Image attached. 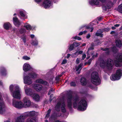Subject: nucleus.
<instances>
[{
    "instance_id": "f257e3e1",
    "label": "nucleus",
    "mask_w": 122,
    "mask_h": 122,
    "mask_svg": "<svg viewBox=\"0 0 122 122\" xmlns=\"http://www.w3.org/2000/svg\"><path fill=\"white\" fill-rule=\"evenodd\" d=\"M113 61L112 59L108 58L105 62L103 60H101L100 61V67L104 69L105 67L108 70H111L112 69Z\"/></svg>"
},
{
    "instance_id": "f03ea898",
    "label": "nucleus",
    "mask_w": 122,
    "mask_h": 122,
    "mask_svg": "<svg viewBox=\"0 0 122 122\" xmlns=\"http://www.w3.org/2000/svg\"><path fill=\"white\" fill-rule=\"evenodd\" d=\"M91 78V82L94 85L97 86L101 84V81L97 72L94 71L92 73Z\"/></svg>"
},
{
    "instance_id": "7ed1b4c3",
    "label": "nucleus",
    "mask_w": 122,
    "mask_h": 122,
    "mask_svg": "<svg viewBox=\"0 0 122 122\" xmlns=\"http://www.w3.org/2000/svg\"><path fill=\"white\" fill-rule=\"evenodd\" d=\"M87 103L86 100L82 99L78 103L77 110L79 111H84L87 108Z\"/></svg>"
},
{
    "instance_id": "20e7f679",
    "label": "nucleus",
    "mask_w": 122,
    "mask_h": 122,
    "mask_svg": "<svg viewBox=\"0 0 122 122\" xmlns=\"http://www.w3.org/2000/svg\"><path fill=\"white\" fill-rule=\"evenodd\" d=\"M122 75V69L117 70L116 73L112 75L110 77L112 81L118 80L120 79Z\"/></svg>"
},
{
    "instance_id": "39448f33",
    "label": "nucleus",
    "mask_w": 122,
    "mask_h": 122,
    "mask_svg": "<svg viewBox=\"0 0 122 122\" xmlns=\"http://www.w3.org/2000/svg\"><path fill=\"white\" fill-rule=\"evenodd\" d=\"M115 58L116 59L114 60L115 66L117 67L122 66V54L117 55Z\"/></svg>"
},
{
    "instance_id": "423d86ee",
    "label": "nucleus",
    "mask_w": 122,
    "mask_h": 122,
    "mask_svg": "<svg viewBox=\"0 0 122 122\" xmlns=\"http://www.w3.org/2000/svg\"><path fill=\"white\" fill-rule=\"evenodd\" d=\"M67 106L70 110L72 108V103L71 101L73 98V96L71 92H69L67 94Z\"/></svg>"
},
{
    "instance_id": "0eeeda50",
    "label": "nucleus",
    "mask_w": 122,
    "mask_h": 122,
    "mask_svg": "<svg viewBox=\"0 0 122 122\" xmlns=\"http://www.w3.org/2000/svg\"><path fill=\"white\" fill-rule=\"evenodd\" d=\"M15 91L11 93L13 97L14 98L20 99V91L18 86H15Z\"/></svg>"
},
{
    "instance_id": "6e6552de",
    "label": "nucleus",
    "mask_w": 122,
    "mask_h": 122,
    "mask_svg": "<svg viewBox=\"0 0 122 122\" xmlns=\"http://www.w3.org/2000/svg\"><path fill=\"white\" fill-rule=\"evenodd\" d=\"M12 105L13 106L16 108L20 109L24 107L21 101H18L13 99Z\"/></svg>"
},
{
    "instance_id": "1a4fd4ad",
    "label": "nucleus",
    "mask_w": 122,
    "mask_h": 122,
    "mask_svg": "<svg viewBox=\"0 0 122 122\" xmlns=\"http://www.w3.org/2000/svg\"><path fill=\"white\" fill-rule=\"evenodd\" d=\"M24 102V107H29L31 104V102L29 98L27 97H25L23 99Z\"/></svg>"
},
{
    "instance_id": "9d476101",
    "label": "nucleus",
    "mask_w": 122,
    "mask_h": 122,
    "mask_svg": "<svg viewBox=\"0 0 122 122\" xmlns=\"http://www.w3.org/2000/svg\"><path fill=\"white\" fill-rule=\"evenodd\" d=\"M51 2L50 0H45L43 3L42 5L45 8H49L51 5Z\"/></svg>"
},
{
    "instance_id": "9b49d317",
    "label": "nucleus",
    "mask_w": 122,
    "mask_h": 122,
    "mask_svg": "<svg viewBox=\"0 0 122 122\" xmlns=\"http://www.w3.org/2000/svg\"><path fill=\"white\" fill-rule=\"evenodd\" d=\"M24 83L25 84L30 85L32 83L31 79L30 77L27 76L24 77Z\"/></svg>"
},
{
    "instance_id": "f8f14e48",
    "label": "nucleus",
    "mask_w": 122,
    "mask_h": 122,
    "mask_svg": "<svg viewBox=\"0 0 122 122\" xmlns=\"http://www.w3.org/2000/svg\"><path fill=\"white\" fill-rule=\"evenodd\" d=\"M7 74V70L5 68L2 66L0 67V75L1 76H5Z\"/></svg>"
},
{
    "instance_id": "ddd939ff",
    "label": "nucleus",
    "mask_w": 122,
    "mask_h": 122,
    "mask_svg": "<svg viewBox=\"0 0 122 122\" xmlns=\"http://www.w3.org/2000/svg\"><path fill=\"white\" fill-rule=\"evenodd\" d=\"M13 23L14 25L17 27H19L21 24L20 21L16 17H13Z\"/></svg>"
},
{
    "instance_id": "4468645a",
    "label": "nucleus",
    "mask_w": 122,
    "mask_h": 122,
    "mask_svg": "<svg viewBox=\"0 0 122 122\" xmlns=\"http://www.w3.org/2000/svg\"><path fill=\"white\" fill-rule=\"evenodd\" d=\"M32 69V67L29 64L25 63L23 66V69L25 72L29 71Z\"/></svg>"
},
{
    "instance_id": "2eb2a0df",
    "label": "nucleus",
    "mask_w": 122,
    "mask_h": 122,
    "mask_svg": "<svg viewBox=\"0 0 122 122\" xmlns=\"http://www.w3.org/2000/svg\"><path fill=\"white\" fill-rule=\"evenodd\" d=\"M25 118V116L24 115H21L17 118L15 122H24Z\"/></svg>"
},
{
    "instance_id": "dca6fc26",
    "label": "nucleus",
    "mask_w": 122,
    "mask_h": 122,
    "mask_svg": "<svg viewBox=\"0 0 122 122\" xmlns=\"http://www.w3.org/2000/svg\"><path fill=\"white\" fill-rule=\"evenodd\" d=\"M33 88L37 91H40L42 89V86L37 84H34L33 86Z\"/></svg>"
},
{
    "instance_id": "f3484780",
    "label": "nucleus",
    "mask_w": 122,
    "mask_h": 122,
    "mask_svg": "<svg viewBox=\"0 0 122 122\" xmlns=\"http://www.w3.org/2000/svg\"><path fill=\"white\" fill-rule=\"evenodd\" d=\"M80 82L81 85L83 86H86L87 83V81L86 79L83 77H82L81 78Z\"/></svg>"
},
{
    "instance_id": "a211bd4d",
    "label": "nucleus",
    "mask_w": 122,
    "mask_h": 122,
    "mask_svg": "<svg viewBox=\"0 0 122 122\" xmlns=\"http://www.w3.org/2000/svg\"><path fill=\"white\" fill-rule=\"evenodd\" d=\"M11 26V25L9 22L5 23L3 25L4 28L7 30H8Z\"/></svg>"
},
{
    "instance_id": "6ab92c4d",
    "label": "nucleus",
    "mask_w": 122,
    "mask_h": 122,
    "mask_svg": "<svg viewBox=\"0 0 122 122\" xmlns=\"http://www.w3.org/2000/svg\"><path fill=\"white\" fill-rule=\"evenodd\" d=\"M36 82L38 83L42 84L44 85H47L48 84V82L47 81H44L41 79H39L36 80Z\"/></svg>"
},
{
    "instance_id": "aec40b11",
    "label": "nucleus",
    "mask_w": 122,
    "mask_h": 122,
    "mask_svg": "<svg viewBox=\"0 0 122 122\" xmlns=\"http://www.w3.org/2000/svg\"><path fill=\"white\" fill-rule=\"evenodd\" d=\"M25 92L26 94L28 95L31 96L33 94V92L31 89L30 88H28L25 89Z\"/></svg>"
},
{
    "instance_id": "412c9836",
    "label": "nucleus",
    "mask_w": 122,
    "mask_h": 122,
    "mask_svg": "<svg viewBox=\"0 0 122 122\" xmlns=\"http://www.w3.org/2000/svg\"><path fill=\"white\" fill-rule=\"evenodd\" d=\"M33 99L36 102H39L40 99L39 95L37 94H33L32 96Z\"/></svg>"
},
{
    "instance_id": "4be33fe9",
    "label": "nucleus",
    "mask_w": 122,
    "mask_h": 122,
    "mask_svg": "<svg viewBox=\"0 0 122 122\" xmlns=\"http://www.w3.org/2000/svg\"><path fill=\"white\" fill-rule=\"evenodd\" d=\"M28 75L30 78L34 79L36 78L37 76V74L36 73L33 72H31L29 73Z\"/></svg>"
},
{
    "instance_id": "5701e85b",
    "label": "nucleus",
    "mask_w": 122,
    "mask_h": 122,
    "mask_svg": "<svg viewBox=\"0 0 122 122\" xmlns=\"http://www.w3.org/2000/svg\"><path fill=\"white\" fill-rule=\"evenodd\" d=\"M5 104L3 102H0V113L2 114L3 113V109L5 107Z\"/></svg>"
},
{
    "instance_id": "b1692460",
    "label": "nucleus",
    "mask_w": 122,
    "mask_h": 122,
    "mask_svg": "<svg viewBox=\"0 0 122 122\" xmlns=\"http://www.w3.org/2000/svg\"><path fill=\"white\" fill-rule=\"evenodd\" d=\"M90 4L92 5H98L99 4V2L98 0H92L90 2Z\"/></svg>"
},
{
    "instance_id": "393cba45",
    "label": "nucleus",
    "mask_w": 122,
    "mask_h": 122,
    "mask_svg": "<svg viewBox=\"0 0 122 122\" xmlns=\"http://www.w3.org/2000/svg\"><path fill=\"white\" fill-rule=\"evenodd\" d=\"M115 43L117 46L118 48H120L122 46L121 41L120 40H117L115 41Z\"/></svg>"
},
{
    "instance_id": "a878e982",
    "label": "nucleus",
    "mask_w": 122,
    "mask_h": 122,
    "mask_svg": "<svg viewBox=\"0 0 122 122\" xmlns=\"http://www.w3.org/2000/svg\"><path fill=\"white\" fill-rule=\"evenodd\" d=\"M79 100V98L78 97H75L74 100V101L73 103V108H75L77 106V102Z\"/></svg>"
},
{
    "instance_id": "bb28decb",
    "label": "nucleus",
    "mask_w": 122,
    "mask_h": 122,
    "mask_svg": "<svg viewBox=\"0 0 122 122\" xmlns=\"http://www.w3.org/2000/svg\"><path fill=\"white\" fill-rule=\"evenodd\" d=\"M83 65L82 63H81L78 66H76L75 69L76 71H77L79 70L81 71L82 68V66Z\"/></svg>"
},
{
    "instance_id": "cd10ccee",
    "label": "nucleus",
    "mask_w": 122,
    "mask_h": 122,
    "mask_svg": "<svg viewBox=\"0 0 122 122\" xmlns=\"http://www.w3.org/2000/svg\"><path fill=\"white\" fill-rule=\"evenodd\" d=\"M113 5V3L110 0H108L107 3V6L108 9H110L111 8V5Z\"/></svg>"
},
{
    "instance_id": "c85d7f7f",
    "label": "nucleus",
    "mask_w": 122,
    "mask_h": 122,
    "mask_svg": "<svg viewBox=\"0 0 122 122\" xmlns=\"http://www.w3.org/2000/svg\"><path fill=\"white\" fill-rule=\"evenodd\" d=\"M92 27V25H90L87 26H86V25H84L81 26L80 28V29H81L82 28L85 27L86 29H91Z\"/></svg>"
},
{
    "instance_id": "c756f323",
    "label": "nucleus",
    "mask_w": 122,
    "mask_h": 122,
    "mask_svg": "<svg viewBox=\"0 0 122 122\" xmlns=\"http://www.w3.org/2000/svg\"><path fill=\"white\" fill-rule=\"evenodd\" d=\"M111 49L112 51L114 53L116 54L117 52L118 51V50L115 46H114L112 47Z\"/></svg>"
},
{
    "instance_id": "7c9ffc66",
    "label": "nucleus",
    "mask_w": 122,
    "mask_h": 122,
    "mask_svg": "<svg viewBox=\"0 0 122 122\" xmlns=\"http://www.w3.org/2000/svg\"><path fill=\"white\" fill-rule=\"evenodd\" d=\"M24 27L26 28L27 30H30L32 29V27L30 25H24Z\"/></svg>"
},
{
    "instance_id": "2f4dec72",
    "label": "nucleus",
    "mask_w": 122,
    "mask_h": 122,
    "mask_svg": "<svg viewBox=\"0 0 122 122\" xmlns=\"http://www.w3.org/2000/svg\"><path fill=\"white\" fill-rule=\"evenodd\" d=\"M36 122V118L35 117L28 119L27 121V122Z\"/></svg>"
},
{
    "instance_id": "473e14b6",
    "label": "nucleus",
    "mask_w": 122,
    "mask_h": 122,
    "mask_svg": "<svg viewBox=\"0 0 122 122\" xmlns=\"http://www.w3.org/2000/svg\"><path fill=\"white\" fill-rule=\"evenodd\" d=\"M35 115V112L34 111L30 112L28 113L27 116H29L33 117Z\"/></svg>"
},
{
    "instance_id": "72a5a7b5",
    "label": "nucleus",
    "mask_w": 122,
    "mask_h": 122,
    "mask_svg": "<svg viewBox=\"0 0 122 122\" xmlns=\"http://www.w3.org/2000/svg\"><path fill=\"white\" fill-rule=\"evenodd\" d=\"M94 45L93 43H92L91 44L90 46L89 47L88 49V51H89L90 50H92L94 49Z\"/></svg>"
},
{
    "instance_id": "f704fd0d",
    "label": "nucleus",
    "mask_w": 122,
    "mask_h": 122,
    "mask_svg": "<svg viewBox=\"0 0 122 122\" xmlns=\"http://www.w3.org/2000/svg\"><path fill=\"white\" fill-rule=\"evenodd\" d=\"M57 116L54 114H52L50 118L52 120H55Z\"/></svg>"
},
{
    "instance_id": "c9c22d12",
    "label": "nucleus",
    "mask_w": 122,
    "mask_h": 122,
    "mask_svg": "<svg viewBox=\"0 0 122 122\" xmlns=\"http://www.w3.org/2000/svg\"><path fill=\"white\" fill-rule=\"evenodd\" d=\"M15 88H14V86L13 85H11L10 86L9 89V90L11 93L14 92V89H15Z\"/></svg>"
},
{
    "instance_id": "e433bc0d",
    "label": "nucleus",
    "mask_w": 122,
    "mask_h": 122,
    "mask_svg": "<svg viewBox=\"0 0 122 122\" xmlns=\"http://www.w3.org/2000/svg\"><path fill=\"white\" fill-rule=\"evenodd\" d=\"M19 32L21 34H23V33L26 32V30L24 28H21L19 30Z\"/></svg>"
},
{
    "instance_id": "4c0bfd02",
    "label": "nucleus",
    "mask_w": 122,
    "mask_h": 122,
    "mask_svg": "<svg viewBox=\"0 0 122 122\" xmlns=\"http://www.w3.org/2000/svg\"><path fill=\"white\" fill-rule=\"evenodd\" d=\"M70 86H71L75 87L76 84L75 82L72 81L70 83Z\"/></svg>"
},
{
    "instance_id": "58836bf2",
    "label": "nucleus",
    "mask_w": 122,
    "mask_h": 122,
    "mask_svg": "<svg viewBox=\"0 0 122 122\" xmlns=\"http://www.w3.org/2000/svg\"><path fill=\"white\" fill-rule=\"evenodd\" d=\"M74 48V46L73 44H72L70 45V46L69 48V50L70 51L73 50Z\"/></svg>"
},
{
    "instance_id": "ea45409f",
    "label": "nucleus",
    "mask_w": 122,
    "mask_h": 122,
    "mask_svg": "<svg viewBox=\"0 0 122 122\" xmlns=\"http://www.w3.org/2000/svg\"><path fill=\"white\" fill-rule=\"evenodd\" d=\"M61 105V103L60 102H58L56 106V109H60Z\"/></svg>"
},
{
    "instance_id": "a19ab883",
    "label": "nucleus",
    "mask_w": 122,
    "mask_h": 122,
    "mask_svg": "<svg viewBox=\"0 0 122 122\" xmlns=\"http://www.w3.org/2000/svg\"><path fill=\"white\" fill-rule=\"evenodd\" d=\"M100 32L101 33H102L103 32L102 31V30L100 29H99V30H98L96 32V35L97 36H100V34L101 33H99L98 32Z\"/></svg>"
},
{
    "instance_id": "79ce46f5",
    "label": "nucleus",
    "mask_w": 122,
    "mask_h": 122,
    "mask_svg": "<svg viewBox=\"0 0 122 122\" xmlns=\"http://www.w3.org/2000/svg\"><path fill=\"white\" fill-rule=\"evenodd\" d=\"M73 39L75 40H77L79 41L81 39V38H80V37L78 36H76L75 37H74L73 38Z\"/></svg>"
},
{
    "instance_id": "37998d69",
    "label": "nucleus",
    "mask_w": 122,
    "mask_h": 122,
    "mask_svg": "<svg viewBox=\"0 0 122 122\" xmlns=\"http://www.w3.org/2000/svg\"><path fill=\"white\" fill-rule=\"evenodd\" d=\"M65 107H61V112L63 113L65 112H66V109Z\"/></svg>"
},
{
    "instance_id": "c03bdc74",
    "label": "nucleus",
    "mask_w": 122,
    "mask_h": 122,
    "mask_svg": "<svg viewBox=\"0 0 122 122\" xmlns=\"http://www.w3.org/2000/svg\"><path fill=\"white\" fill-rule=\"evenodd\" d=\"M73 44L74 46L76 47L80 45V44L79 43L75 42L73 43Z\"/></svg>"
},
{
    "instance_id": "a18cd8bd",
    "label": "nucleus",
    "mask_w": 122,
    "mask_h": 122,
    "mask_svg": "<svg viewBox=\"0 0 122 122\" xmlns=\"http://www.w3.org/2000/svg\"><path fill=\"white\" fill-rule=\"evenodd\" d=\"M20 15L22 17H25V14L23 13V11H21L20 12Z\"/></svg>"
},
{
    "instance_id": "49530a36",
    "label": "nucleus",
    "mask_w": 122,
    "mask_h": 122,
    "mask_svg": "<svg viewBox=\"0 0 122 122\" xmlns=\"http://www.w3.org/2000/svg\"><path fill=\"white\" fill-rule=\"evenodd\" d=\"M23 58L26 60H29L30 58L27 56H23Z\"/></svg>"
},
{
    "instance_id": "de8ad7c7",
    "label": "nucleus",
    "mask_w": 122,
    "mask_h": 122,
    "mask_svg": "<svg viewBox=\"0 0 122 122\" xmlns=\"http://www.w3.org/2000/svg\"><path fill=\"white\" fill-rule=\"evenodd\" d=\"M101 49L103 51H108L109 50V48H103L101 47Z\"/></svg>"
},
{
    "instance_id": "09e8293b",
    "label": "nucleus",
    "mask_w": 122,
    "mask_h": 122,
    "mask_svg": "<svg viewBox=\"0 0 122 122\" xmlns=\"http://www.w3.org/2000/svg\"><path fill=\"white\" fill-rule=\"evenodd\" d=\"M32 44L34 46H36L38 45V43L37 42L35 41L32 42Z\"/></svg>"
},
{
    "instance_id": "8fccbe9b",
    "label": "nucleus",
    "mask_w": 122,
    "mask_h": 122,
    "mask_svg": "<svg viewBox=\"0 0 122 122\" xmlns=\"http://www.w3.org/2000/svg\"><path fill=\"white\" fill-rule=\"evenodd\" d=\"M67 62V60L66 59H64L63 60L61 63V64L62 65L64 64H65Z\"/></svg>"
},
{
    "instance_id": "3c124183",
    "label": "nucleus",
    "mask_w": 122,
    "mask_h": 122,
    "mask_svg": "<svg viewBox=\"0 0 122 122\" xmlns=\"http://www.w3.org/2000/svg\"><path fill=\"white\" fill-rule=\"evenodd\" d=\"M102 8L103 10L105 11H106L107 9V7L105 5H103L102 6Z\"/></svg>"
},
{
    "instance_id": "603ef678",
    "label": "nucleus",
    "mask_w": 122,
    "mask_h": 122,
    "mask_svg": "<svg viewBox=\"0 0 122 122\" xmlns=\"http://www.w3.org/2000/svg\"><path fill=\"white\" fill-rule=\"evenodd\" d=\"M21 39L23 40V41L24 43L26 42V38L25 36H24L22 37Z\"/></svg>"
},
{
    "instance_id": "864d4df0",
    "label": "nucleus",
    "mask_w": 122,
    "mask_h": 122,
    "mask_svg": "<svg viewBox=\"0 0 122 122\" xmlns=\"http://www.w3.org/2000/svg\"><path fill=\"white\" fill-rule=\"evenodd\" d=\"M103 30L104 31L106 32H107L110 30V29L109 28L107 27V28H104Z\"/></svg>"
},
{
    "instance_id": "5fc2aeb1",
    "label": "nucleus",
    "mask_w": 122,
    "mask_h": 122,
    "mask_svg": "<svg viewBox=\"0 0 122 122\" xmlns=\"http://www.w3.org/2000/svg\"><path fill=\"white\" fill-rule=\"evenodd\" d=\"M118 9L119 10V11L122 9V3L119 5L118 7Z\"/></svg>"
},
{
    "instance_id": "6e6d98bb",
    "label": "nucleus",
    "mask_w": 122,
    "mask_h": 122,
    "mask_svg": "<svg viewBox=\"0 0 122 122\" xmlns=\"http://www.w3.org/2000/svg\"><path fill=\"white\" fill-rule=\"evenodd\" d=\"M38 4L41 2L42 0H34Z\"/></svg>"
},
{
    "instance_id": "4d7b16f0",
    "label": "nucleus",
    "mask_w": 122,
    "mask_h": 122,
    "mask_svg": "<svg viewBox=\"0 0 122 122\" xmlns=\"http://www.w3.org/2000/svg\"><path fill=\"white\" fill-rule=\"evenodd\" d=\"M86 57V55L85 54H84L82 56V60H84Z\"/></svg>"
},
{
    "instance_id": "13d9d810",
    "label": "nucleus",
    "mask_w": 122,
    "mask_h": 122,
    "mask_svg": "<svg viewBox=\"0 0 122 122\" xmlns=\"http://www.w3.org/2000/svg\"><path fill=\"white\" fill-rule=\"evenodd\" d=\"M80 62V61L79 60V59L78 58H77L76 59V64H78Z\"/></svg>"
},
{
    "instance_id": "bf43d9fd",
    "label": "nucleus",
    "mask_w": 122,
    "mask_h": 122,
    "mask_svg": "<svg viewBox=\"0 0 122 122\" xmlns=\"http://www.w3.org/2000/svg\"><path fill=\"white\" fill-rule=\"evenodd\" d=\"M92 61V60L91 59H90L87 62V63L89 65L90 64Z\"/></svg>"
},
{
    "instance_id": "052dcab7",
    "label": "nucleus",
    "mask_w": 122,
    "mask_h": 122,
    "mask_svg": "<svg viewBox=\"0 0 122 122\" xmlns=\"http://www.w3.org/2000/svg\"><path fill=\"white\" fill-rule=\"evenodd\" d=\"M110 51L109 50L106 51L105 52V54L107 55H109L110 54Z\"/></svg>"
},
{
    "instance_id": "680f3d73",
    "label": "nucleus",
    "mask_w": 122,
    "mask_h": 122,
    "mask_svg": "<svg viewBox=\"0 0 122 122\" xmlns=\"http://www.w3.org/2000/svg\"><path fill=\"white\" fill-rule=\"evenodd\" d=\"M51 112V110L50 109H49L47 111V113L48 114H50Z\"/></svg>"
},
{
    "instance_id": "e2e57ef3",
    "label": "nucleus",
    "mask_w": 122,
    "mask_h": 122,
    "mask_svg": "<svg viewBox=\"0 0 122 122\" xmlns=\"http://www.w3.org/2000/svg\"><path fill=\"white\" fill-rule=\"evenodd\" d=\"M60 79L59 77L56 76L55 78V80L57 81H58Z\"/></svg>"
},
{
    "instance_id": "0e129e2a",
    "label": "nucleus",
    "mask_w": 122,
    "mask_h": 122,
    "mask_svg": "<svg viewBox=\"0 0 122 122\" xmlns=\"http://www.w3.org/2000/svg\"><path fill=\"white\" fill-rule=\"evenodd\" d=\"M90 34H88L86 36V38L88 39L90 38Z\"/></svg>"
},
{
    "instance_id": "69168bd1",
    "label": "nucleus",
    "mask_w": 122,
    "mask_h": 122,
    "mask_svg": "<svg viewBox=\"0 0 122 122\" xmlns=\"http://www.w3.org/2000/svg\"><path fill=\"white\" fill-rule=\"evenodd\" d=\"M115 33V32L114 31H112L110 32V34L112 35Z\"/></svg>"
},
{
    "instance_id": "338daca9",
    "label": "nucleus",
    "mask_w": 122,
    "mask_h": 122,
    "mask_svg": "<svg viewBox=\"0 0 122 122\" xmlns=\"http://www.w3.org/2000/svg\"><path fill=\"white\" fill-rule=\"evenodd\" d=\"M83 34V32H81L79 33L78 35L79 36H81Z\"/></svg>"
},
{
    "instance_id": "774afa93",
    "label": "nucleus",
    "mask_w": 122,
    "mask_h": 122,
    "mask_svg": "<svg viewBox=\"0 0 122 122\" xmlns=\"http://www.w3.org/2000/svg\"><path fill=\"white\" fill-rule=\"evenodd\" d=\"M102 18V17H100L98 18V20L99 21H101Z\"/></svg>"
}]
</instances>
